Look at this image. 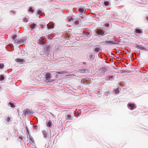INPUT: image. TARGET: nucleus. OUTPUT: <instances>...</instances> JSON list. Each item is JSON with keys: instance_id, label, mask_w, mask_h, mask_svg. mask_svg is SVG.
<instances>
[{"instance_id": "e433bc0d", "label": "nucleus", "mask_w": 148, "mask_h": 148, "mask_svg": "<svg viewBox=\"0 0 148 148\" xmlns=\"http://www.w3.org/2000/svg\"><path fill=\"white\" fill-rule=\"evenodd\" d=\"M27 137H28V135L29 136V131L27 129Z\"/></svg>"}, {"instance_id": "dca6fc26", "label": "nucleus", "mask_w": 148, "mask_h": 148, "mask_svg": "<svg viewBox=\"0 0 148 148\" xmlns=\"http://www.w3.org/2000/svg\"><path fill=\"white\" fill-rule=\"evenodd\" d=\"M36 26V24L34 23H33L30 25L31 28L33 29Z\"/></svg>"}, {"instance_id": "9b49d317", "label": "nucleus", "mask_w": 148, "mask_h": 148, "mask_svg": "<svg viewBox=\"0 0 148 148\" xmlns=\"http://www.w3.org/2000/svg\"><path fill=\"white\" fill-rule=\"evenodd\" d=\"M16 61L17 62H22L24 61V60L23 59H16Z\"/></svg>"}, {"instance_id": "aec40b11", "label": "nucleus", "mask_w": 148, "mask_h": 148, "mask_svg": "<svg viewBox=\"0 0 148 148\" xmlns=\"http://www.w3.org/2000/svg\"><path fill=\"white\" fill-rule=\"evenodd\" d=\"M0 80L1 81H3L4 79V77L2 75H1L0 76Z\"/></svg>"}, {"instance_id": "bb28decb", "label": "nucleus", "mask_w": 148, "mask_h": 148, "mask_svg": "<svg viewBox=\"0 0 148 148\" xmlns=\"http://www.w3.org/2000/svg\"><path fill=\"white\" fill-rule=\"evenodd\" d=\"M18 39V40L19 41V44H21V43L23 42H24V40L23 39Z\"/></svg>"}, {"instance_id": "2eb2a0df", "label": "nucleus", "mask_w": 148, "mask_h": 148, "mask_svg": "<svg viewBox=\"0 0 148 148\" xmlns=\"http://www.w3.org/2000/svg\"><path fill=\"white\" fill-rule=\"evenodd\" d=\"M100 50V48L99 47H96L95 49V51L96 52H99Z\"/></svg>"}, {"instance_id": "58836bf2", "label": "nucleus", "mask_w": 148, "mask_h": 148, "mask_svg": "<svg viewBox=\"0 0 148 148\" xmlns=\"http://www.w3.org/2000/svg\"><path fill=\"white\" fill-rule=\"evenodd\" d=\"M75 114L77 116L79 114V113L78 112H76L75 113Z\"/></svg>"}, {"instance_id": "f704fd0d", "label": "nucleus", "mask_w": 148, "mask_h": 148, "mask_svg": "<svg viewBox=\"0 0 148 148\" xmlns=\"http://www.w3.org/2000/svg\"><path fill=\"white\" fill-rule=\"evenodd\" d=\"M75 25H78L79 23V21L77 20L75 22Z\"/></svg>"}, {"instance_id": "f03ea898", "label": "nucleus", "mask_w": 148, "mask_h": 148, "mask_svg": "<svg viewBox=\"0 0 148 148\" xmlns=\"http://www.w3.org/2000/svg\"><path fill=\"white\" fill-rule=\"evenodd\" d=\"M27 138L29 140V142L31 143H33L34 142V140L33 137L30 135H29V137L28 136Z\"/></svg>"}, {"instance_id": "20e7f679", "label": "nucleus", "mask_w": 148, "mask_h": 148, "mask_svg": "<svg viewBox=\"0 0 148 148\" xmlns=\"http://www.w3.org/2000/svg\"><path fill=\"white\" fill-rule=\"evenodd\" d=\"M100 71L103 73H104L107 71V69L105 67H103L101 68Z\"/></svg>"}, {"instance_id": "4c0bfd02", "label": "nucleus", "mask_w": 148, "mask_h": 148, "mask_svg": "<svg viewBox=\"0 0 148 148\" xmlns=\"http://www.w3.org/2000/svg\"><path fill=\"white\" fill-rule=\"evenodd\" d=\"M11 12H12L13 13V14H15V11L14 10L11 11Z\"/></svg>"}, {"instance_id": "37998d69", "label": "nucleus", "mask_w": 148, "mask_h": 148, "mask_svg": "<svg viewBox=\"0 0 148 148\" xmlns=\"http://www.w3.org/2000/svg\"><path fill=\"white\" fill-rule=\"evenodd\" d=\"M65 75H66V76H67V75H66V74H65Z\"/></svg>"}, {"instance_id": "7c9ffc66", "label": "nucleus", "mask_w": 148, "mask_h": 148, "mask_svg": "<svg viewBox=\"0 0 148 148\" xmlns=\"http://www.w3.org/2000/svg\"><path fill=\"white\" fill-rule=\"evenodd\" d=\"M71 20H73V18L72 17H70V18H68V21L70 22L71 21Z\"/></svg>"}, {"instance_id": "b1692460", "label": "nucleus", "mask_w": 148, "mask_h": 148, "mask_svg": "<svg viewBox=\"0 0 148 148\" xmlns=\"http://www.w3.org/2000/svg\"><path fill=\"white\" fill-rule=\"evenodd\" d=\"M109 23L108 22V23H106L105 24V26L106 27H109Z\"/></svg>"}, {"instance_id": "79ce46f5", "label": "nucleus", "mask_w": 148, "mask_h": 148, "mask_svg": "<svg viewBox=\"0 0 148 148\" xmlns=\"http://www.w3.org/2000/svg\"><path fill=\"white\" fill-rule=\"evenodd\" d=\"M41 27H42V28H43V26H42V25H41Z\"/></svg>"}, {"instance_id": "ddd939ff", "label": "nucleus", "mask_w": 148, "mask_h": 148, "mask_svg": "<svg viewBox=\"0 0 148 148\" xmlns=\"http://www.w3.org/2000/svg\"><path fill=\"white\" fill-rule=\"evenodd\" d=\"M57 73L58 74H67L66 71H61L60 72H58L56 73Z\"/></svg>"}, {"instance_id": "423d86ee", "label": "nucleus", "mask_w": 148, "mask_h": 148, "mask_svg": "<svg viewBox=\"0 0 148 148\" xmlns=\"http://www.w3.org/2000/svg\"><path fill=\"white\" fill-rule=\"evenodd\" d=\"M105 42L106 43H110L112 44H115V43L114 41L111 40H108L105 41L104 42Z\"/></svg>"}, {"instance_id": "a878e982", "label": "nucleus", "mask_w": 148, "mask_h": 148, "mask_svg": "<svg viewBox=\"0 0 148 148\" xmlns=\"http://www.w3.org/2000/svg\"><path fill=\"white\" fill-rule=\"evenodd\" d=\"M29 11L33 12H34L33 10H32V7H30L29 10Z\"/></svg>"}, {"instance_id": "2f4dec72", "label": "nucleus", "mask_w": 148, "mask_h": 148, "mask_svg": "<svg viewBox=\"0 0 148 148\" xmlns=\"http://www.w3.org/2000/svg\"><path fill=\"white\" fill-rule=\"evenodd\" d=\"M6 121L8 122H9L10 121V117H8L6 120Z\"/></svg>"}, {"instance_id": "f8f14e48", "label": "nucleus", "mask_w": 148, "mask_h": 148, "mask_svg": "<svg viewBox=\"0 0 148 148\" xmlns=\"http://www.w3.org/2000/svg\"><path fill=\"white\" fill-rule=\"evenodd\" d=\"M78 11L79 12L81 13H83L84 11V9L82 8H80L79 9Z\"/></svg>"}, {"instance_id": "6ab92c4d", "label": "nucleus", "mask_w": 148, "mask_h": 148, "mask_svg": "<svg viewBox=\"0 0 148 148\" xmlns=\"http://www.w3.org/2000/svg\"><path fill=\"white\" fill-rule=\"evenodd\" d=\"M54 27V25L52 24L51 25H47V28L48 29H50L51 27Z\"/></svg>"}, {"instance_id": "c756f323", "label": "nucleus", "mask_w": 148, "mask_h": 148, "mask_svg": "<svg viewBox=\"0 0 148 148\" xmlns=\"http://www.w3.org/2000/svg\"><path fill=\"white\" fill-rule=\"evenodd\" d=\"M16 37H17V36L16 35H15L12 36V39L14 40H15L16 39Z\"/></svg>"}, {"instance_id": "a19ab883", "label": "nucleus", "mask_w": 148, "mask_h": 148, "mask_svg": "<svg viewBox=\"0 0 148 148\" xmlns=\"http://www.w3.org/2000/svg\"><path fill=\"white\" fill-rule=\"evenodd\" d=\"M146 19L148 21V17H147Z\"/></svg>"}, {"instance_id": "5701e85b", "label": "nucleus", "mask_w": 148, "mask_h": 148, "mask_svg": "<svg viewBox=\"0 0 148 148\" xmlns=\"http://www.w3.org/2000/svg\"><path fill=\"white\" fill-rule=\"evenodd\" d=\"M104 4L105 6H108L109 4V3L108 1H105L104 2Z\"/></svg>"}, {"instance_id": "1a4fd4ad", "label": "nucleus", "mask_w": 148, "mask_h": 148, "mask_svg": "<svg viewBox=\"0 0 148 148\" xmlns=\"http://www.w3.org/2000/svg\"><path fill=\"white\" fill-rule=\"evenodd\" d=\"M135 33H136V34H140L142 33V31L141 30L138 29H136L135 30Z\"/></svg>"}, {"instance_id": "cd10ccee", "label": "nucleus", "mask_w": 148, "mask_h": 148, "mask_svg": "<svg viewBox=\"0 0 148 148\" xmlns=\"http://www.w3.org/2000/svg\"><path fill=\"white\" fill-rule=\"evenodd\" d=\"M38 14L39 15H41V14H42V12L40 10H38Z\"/></svg>"}, {"instance_id": "412c9836", "label": "nucleus", "mask_w": 148, "mask_h": 148, "mask_svg": "<svg viewBox=\"0 0 148 148\" xmlns=\"http://www.w3.org/2000/svg\"><path fill=\"white\" fill-rule=\"evenodd\" d=\"M10 104L11 107L12 108H14L15 106V105L14 104L11 102L10 103Z\"/></svg>"}, {"instance_id": "39448f33", "label": "nucleus", "mask_w": 148, "mask_h": 148, "mask_svg": "<svg viewBox=\"0 0 148 148\" xmlns=\"http://www.w3.org/2000/svg\"><path fill=\"white\" fill-rule=\"evenodd\" d=\"M44 40V38L43 37H40L39 40V43L41 45H43L44 44V42L43 41Z\"/></svg>"}, {"instance_id": "c03bdc74", "label": "nucleus", "mask_w": 148, "mask_h": 148, "mask_svg": "<svg viewBox=\"0 0 148 148\" xmlns=\"http://www.w3.org/2000/svg\"><path fill=\"white\" fill-rule=\"evenodd\" d=\"M25 112H26V111H25Z\"/></svg>"}, {"instance_id": "0eeeda50", "label": "nucleus", "mask_w": 148, "mask_h": 148, "mask_svg": "<svg viewBox=\"0 0 148 148\" xmlns=\"http://www.w3.org/2000/svg\"><path fill=\"white\" fill-rule=\"evenodd\" d=\"M128 106L130 107L131 109H133L135 106V105L134 103H129L128 104Z\"/></svg>"}, {"instance_id": "4468645a", "label": "nucleus", "mask_w": 148, "mask_h": 148, "mask_svg": "<svg viewBox=\"0 0 148 148\" xmlns=\"http://www.w3.org/2000/svg\"><path fill=\"white\" fill-rule=\"evenodd\" d=\"M44 136L46 137L47 136V134L45 131H43L42 132Z\"/></svg>"}, {"instance_id": "f257e3e1", "label": "nucleus", "mask_w": 148, "mask_h": 148, "mask_svg": "<svg viewBox=\"0 0 148 148\" xmlns=\"http://www.w3.org/2000/svg\"><path fill=\"white\" fill-rule=\"evenodd\" d=\"M96 32L97 35H103L104 33V32L102 30L99 29L97 30Z\"/></svg>"}, {"instance_id": "ea45409f", "label": "nucleus", "mask_w": 148, "mask_h": 148, "mask_svg": "<svg viewBox=\"0 0 148 148\" xmlns=\"http://www.w3.org/2000/svg\"><path fill=\"white\" fill-rule=\"evenodd\" d=\"M51 35H49L48 36V38H50V37H51Z\"/></svg>"}, {"instance_id": "c85d7f7f", "label": "nucleus", "mask_w": 148, "mask_h": 148, "mask_svg": "<svg viewBox=\"0 0 148 148\" xmlns=\"http://www.w3.org/2000/svg\"><path fill=\"white\" fill-rule=\"evenodd\" d=\"M113 78V77L112 76H109L108 77V80H110V78L112 79Z\"/></svg>"}, {"instance_id": "393cba45", "label": "nucleus", "mask_w": 148, "mask_h": 148, "mask_svg": "<svg viewBox=\"0 0 148 148\" xmlns=\"http://www.w3.org/2000/svg\"><path fill=\"white\" fill-rule=\"evenodd\" d=\"M115 92L116 93H119V91L118 88H116L115 89Z\"/></svg>"}, {"instance_id": "4be33fe9", "label": "nucleus", "mask_w": 148, "mask_h": 148, "mask_svg": "<svg viewBox=\"0 0 148 148\" xmlns=\"http://www.w3.org/2000/svg\"><path fill=\"white\" fill-rule=\"evenodd\" d=\"M23 21L25 22H27L28 21V20L26 17L24 18H23Z\"/></svg>"}, {"instance_id": "6e6552de", "label": "nucleus", "mask_w": 148, "mask_h": 148, "mask_svg": "<svg viewBox=\"0 0 148 148\" xmlns=\"http://www.w3.org/2000/svg\"><path fill=\"white\" fill-rule=\"evenodd\" d=\"M136 47L137 48L140 49L141 50H143L144 49V48L141 45H136Z\"/></svg>"}, {"instance_id": "a211bd4d", "label": "nucleus", "mask_w": 148, "mask_h": 148, "mask_svg": "<svg viewBox=\"0 0 148 148\" xmlns=\"http://www.w3.org/2000/svg\"><path fill=\"white\" fill-rule=\"evenodd\" d=\"M67 118L68 119H71V115L70 114H68L67 115Z\"/></svg>"}, {"instance_id": "f3484780", "label": "nucleus", "mask_w": 148, "mask_h": 148, "mask_svg": "<svg viewBox=\"0 0 148 148\" xmlns=\"http://www.w3.org/2000/svg\"><path fill=\"white\" fill-rule=\"evenodd\" d=\"M14 43L16 44H19V41L18 39H17L14 41Z\"/></svg>"}, {"instance_id": "9d476101", "label": "nucleus", "mask_w": 148, "mask_h": 148, "mask_svg": "<svg viewBox=\"0 0 148 148\" xmlns=\"http://www.w3.org/2000/svg\"><path fill=\"white\" fill-rule=\"evenodd\" d=\"M52 122L51 120L49 121L48 123L47 124V126L49 128H50L51 126Z\"/></svg>"}, {"instance_id": "7ed1b4c3", "label": "nucleus", "mask_w": 148, "mask_h": 148, "mask_svg": "<svg viewBox=\"0 0 148 148\" xmlns=\"http://www.w3.org/2000/svg\"><path fill=\"white\" fill-rule=\"evenodd\" d=\"M51 77V74L50 73H48L46 74V79L47 80H49Z\"/></svg>"}, {"instance_id": "72a5a7b5", "label": "nucleus", "mask_w": 148, "mask_h": 148, "mask_svg": "<svg viewBox=\"0 0 148 148\" xmlns=\"http://www.w3.org/2000/svg\"><path fill=\"white\" fill-rule=\"evenodd\" d=\"M80 72L82 73H84L85 71V70L84 69L81 70L80 71Z\"/></svg>"}, {"instance_id": "c9c22d12", "label": "nucleus", "mask_w": 148, "mask_h": 148, "mask_svg": "<svg viewBox=\"0 0 148 148\" xmlns=\"http://www.w3.org/2000/svg\"><path fill=\"white\" fill-rule=\"evenodd\" d=\"M86 80L85 79H82L81 80L82 82H86Z\"/></svg>"}, {"instance_id": "473e14b6", "label": "nucleus", "mask_w": 148, "mask_h": 148, "mask_svg": "<svg viewBox=\"0 0 148 148\" xmlns=\"http://www.w3.org/2000/svg\"><path fill=\"white\" fill-rule=\"evenodd\" d=\"M4 66V65L3 64H0V69H1L3 68Z\"/></svg>"}]
</instances>
